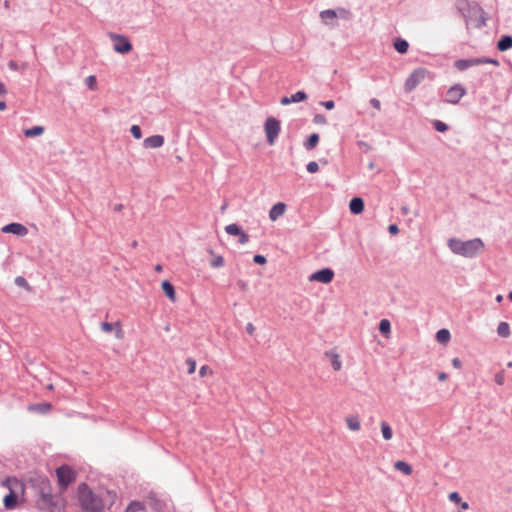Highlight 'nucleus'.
<instances>
[{
	"instance_id": "1",
	"label": "nucleus",
	"mask_w": 512,
	"mask_h": 512,
	"mask_svg": "<svg viewBox=\"0 0 512 512\" xmlns=\"http://www.w3.org/2000/svg\"><path fill=\"white\" fill-rule=\"evenodd\" d=\"M78 501L82 512H107L113 504V496L108 491L94 492L82 483L78 486Z\"/></svg>"
},
{
	"instance_id": "2",
	"label": "nucleus",
	"mask_w": 512,
	"mask_h": 512,
	"mask_svg": "<svg viewBox=\"0 0 512 512\" xmlns=\"http://www.w3.org/2000/svg\"><path fill=\"white\" fill-rule=\"evenodd\" d=\"M449 249L456 255L473 258L484 250V243L480 238L463 241L458 238H450L447 242Z\"/></svg>"
},
{
	"instance_id": "3",
	"label": "nucleus",
	"mask_w": 512,
	"mask_h": 512,
	"mask_svg": "<svg viewBox=\"0 0 512 512\" xmlns=\"http://www.w3.org/2000/svg\"><path fill=\"white\" fill-rule=\"evenodd\" d=\"M56 475L61 492H64L76 479L75 471L67 465L57 468Z\"/></svg>"
},
{
	"instance_id": "4",
	"label": "nucleus",
	"mask_w": 512,
	"mask_h": 512,
	"mask_svg": "<svg viewBox=\"0 0 512 512\" xmlns=\"http://www.w3.org/2000/svg\"><path fill=\"white\" fill-rule=\"evenodd\" d=\"M264 131L267 142L270 145H274L281 131L280 121L274 117H268L264 124Z\"/></svg>"
},
{
	"instance_id": "5",
	"label": "nucleus",
	"mask_w": 512,
	"mask_h": 512,
	"mask_svg": "<svg viewBox=\"0 0 512 512\" xmlns=\"http://www.w3.org/2000/svg\"><path fill=\"white\" fill-rule=\"evenodd\" d=\"M429 75L430 72L425 68L415 69L405 81V90L411 92Z\"/></svg>"
},
{
	"instance_id": "6",
	"label": "nucleus",
	"mask_w": 512,
	"mask_h": 512,
	"mask_svg": "<svg viewBox=\"0 0 512 512\" xmlns=\"http://www.w3.org/2000/svg\"><path fill=\"white\" fill-rule=\"evenodd\" d=\"M110 40L114 43L113 49L119 54H128L132 51V44L128 38L121 34L109 33Z\"/></svg>"
},
{
	"instance_id": "7",
	"label": "nucleus",
	"mask_w": 512,
	"mask_h": 512,
	"mask_svg": "<svg viewBox=\"0 0 512 512\" xmlns=\"http://www.w3.org/2000/svg\"><path fill=\"white\" fill-rule=\"evenodd\" d=\"M5 483L9 488L10 493L4 497V506L7 509H14L17 505V495L15 493V488L20 485V483L15 478H8Z\"/></svg>"
},
{
	"instance_id": "8",
	"label": "nucleus",
	"mask_w": 512,
	"mask_h": 512,
	"mask_svg": "<svg viewBox=\"0 0 512 512\" xmlns=\"http://www.w3.org/2000/svg\"><path fill=\"white\" fill-rule=\"evenodd\" d=\"M465 94V88L460 84H456L447 91L445 101L450 104H457Z\"/></svg>"
},
{
	"instance_id": "9",
	"label": "nucleus",
	"mask_w": 512,
	"mask_h": 512,
	"mask_svg": "<svg viewBox=\"0 0 512 512\" xmlns=\"http://www.w3.org/2000/svg\"><path fill=\"white\" fill-rule=\"evenodd\" d=\"M334 278V272L330 268H324L314 272L310 277V281H316L324 284L330 283Z\"/></svg>"
},
{
	"instance_id": "10",
	"label": "nucleus",
	"mask_w": 512,
	"mask_h": 512,
	"mask_svg": "<svg viewBox=\"0 0 512 512\" xmlns=\"http://www.w3.org/2000/svg\"><path fill=\"white\" fill-rule=\"evenodd\" d=\"M101 329L105 333H110V332L114 331L117 339H123V337H124V331H123L122 325L119 321H117L115 323L103 322L101 324Z\"/></svg>"
},
{
	"instance_id": "11",
	"label": "nucleus",
	"mask_w": 512,
	"mask_h": 512,
	"mask_svg": "<svg viewBox=\"0 0 512 512\" xmlns=\"http://www.w3.org/2000/svg\"><path fill=\"white\" fill-rule=\"evenodd\" d=\"M448 499L450 502L458 506L457 512H463L470 508L469 503L467 501H463L461 495L456 491L449 493Z\"/></svg>"
},
{
	"instance_id": "12",
	"label": "nucleus",
	"mask_w": 512,
	"mask_h": 512,
	"mask_svg": "<svg viewBox=\"0 0 512 512\" xmlns=\"http://www.w3.org/2000/svg\"><path fill=\"white\" fill-rule=\"evenodd\" d=\"M2 232L4 233H12L18 236H25L28 233L27 228L20 224V223H11L8 225H5L2 228Z\"/></svg>"
},
{
	"instance_id": "13",
	"label": "nucleus",
	"mask_w": 512,
	"mask_h": 512,
	"mask_svg": "<svg viewBox=\"0 0 512 512\" xmlns=\"http://www.w3.org/2000/svg\"><path fill=\"white\" fill-rule=\"evenodd\" d=\"M338 17L336 10L327 9L320 12V19L325 25L335 26L334 20Z\"/></svg>"
},
{
	"instance_id": "14",
	"label": "nucleus",
	"mask_w": 512,
	"mask_h": 512,
	"mask_svg": "<svg viewBox=\"0 0 512 512\" xmlns=\"http://www.w3.org/2000/svg\"><path fill=\"white\" fill-rule=\"evenodd\" d=\"M286 211V204L278 202L269 211V218L271 221H276L278 218L284 215Z\"/></svg>"
},
{
	"instance_id": "15",
	"label": "nucleus",
	"mask_w": 512,
	"mask_h": 512,
	"mask_svg": "<svg viewBox=\"0 0 512 512\" xmlns=\"http://www.w3.org/2000/svg\"><path fill=\"white\" fill-rule=\"evenodd\" d=\"M163 144H164V137L161 135H153V136L147 137L143 142V145L145 148H159V147L163 146Z\"/></svg>"
},
{
	"instance_id": "16",
	"label": "nucleus",
	"mask_w": 512,
	"mask_h": 512,
	"mask_svg": "<svg viewBox=\"0 0 512 512\" xmlns=\"http://www.w3.org/2000/svg\"><path fill=\"white\" fill-rule=\"evenodd\" d=\"M351 213L360 214L364 210V202L361 198L355 197L349 203Z\"/></svg>"
},
{
	"instance_id": "17",
	"label": "nucleus",
	"mask_w": 512,
	"mask_h": 512,
	"mask_svg": "<svg viewBox=\"0 0 512 512\" xmlns=\"http://www.w3.org/2000/svg\"><path fill=\"white\" fill-rule=\"evenodd\" d=\"M346 425L351 431H359L361 428L360 420L358 416L349 415L345 419Z\"/></svg>"
},
{
	"instance_id": "18",
	"label": "nucleus",
	"mask_w": 512,
	"mask_h": 512,
	"mask_svg": "<svg viewBox=\"0 0 512 512\" xmlns=\"http://www.w3.org/2000/svg\"><path fill=\"white\" fill-rule=\"evenodd\" d=\"M479 61H475L474 59H460L455 61V67L460 70H466L469 67L476 66Z\"/></svg>"
},
{
	"instance_id": "19",
	"label": "nucleus",
	"mask_w": 512,
	"mask_h": 512,
	"mask_svg": "<svg viewBox=\"0 0 512 512\" xmlns=\"http://www.w3.org/2000/svg\"><path fill=\"white\" fill-rule=\"evenodd\" d=\"M394 468L407 476L411 475L413 472L412 466L405 461H396L394 463Z\"/></svg>"
},
{
	"instance_id": "20",
	"label": "nucleus",
	"mask_w": 512,
	"mask_h": 512,
	"mask_svg": "<svg viewBox=\"0 0 512 512\" xmlns=\"http://www.w3.org/2000/svg\"><path fill=\"white\" fill-rule=\"evenodd\" d=\"M162 289H163V292L165 293V295L171 300V301H175L176 299V296H175V290H174V287L173 285L169 282V281H163L162 282Z\"/></svg>"
},
{
	"instance_id": "21",
	"label": "nucleus",
	"mask_w": 512,
	"mask_h": 512,
	"mask_svg": "<svg viewBox=\"0 0 512 512\" xmlns=\"http://www.w3.org/2000/svg\"><path fill=\"white\" fill-rule=\"evenodd\" d=\"M497 48L500 51H506L512 48V37L511 36H503L497 43Z\"/></svg>"
},
{
	"instance_id": "22",
	"label": "nucleus",
	"mask_w": 512,
	"mask_h": 512,
	"mask_svg": "<svg viewBox=\"0 0 512 512\" xmlns=\"http://www.w3.org/2000/svg\"><path fill=\"white\" fill-rule=\"evenodd\" d=\"M24 135L28 138L38 137L44 133L43 126H34L23 131Z\"/></svg>"
},
{
	"instance_id": "23",
	"label": "nucleus",
	"mask_w": 512,
	"mask_h": 512,
	"mask_svg": "<svg viewBox=\"0 0 512 512\" xmlns=\"http://www.w3.org/2000/svg\"><path fill=\"white\" fill-rule=\"evenodd\" d=\"M394 48L397 52H399L401 54H405L408 51L409 44L406 40H404L402 38H397L394 41Z\"/></svg>"
},
{
	"instance_id": "24",
	"label": "nucleus",
	"mask_w": 512,
	"mask_h": 512,
	"mask_svg": "<svg viewBox=\"0 0 512 512\" xmlns=\"http://www.w3.org/2000/svg\"><path fill=\"white\" fill-rule=\"evenodd\" d=\"M497 334L502 338H508L511 334L509 324L507 322H500L497 327Z\"/></svg>"
},
{
	"instance_id": "25",
	"label": "nucleus",
	"mask_w": 512,
	"mask_h": 512,
	"mask_svg": "<svg viewBox=\"0 0 512 512\" xmlns=\"http://www.w3.org/2000/svg\"><path fill=\"white\" fill-rule=\"evenodd\" d=\"M450 338H451V335H450V332L447 329H440L436 333V340L439 343L446 344V343L449 342Z\"/></svg>"
},
{
	"instance_id": "26",
	"label": "nucleus",
	"mask_w": 512,
	"mask_h": 512,
	"mask_svg": "<svg viewBox=\"0 0 512 512\" xmlns=\"http://www.w3.org/2000/svg\"><path fill=\"white\" fill-rule=\"evenodd\" d=\"M381 432H382V436L385 440L388 441V440L392 439V437H393L392 428L386 421L381 422Z\"/></svg>"
},
{
	"instance_id": "27",
	"label": "nucleus",
	"mask_w": 512,
	"mask_h": 512,
	"mask_svg": "<svg viewBox=\"0 0 512 512\" xmlns=\"http://www.w3.org/2000/svg\"><path fill=\"white\" fill-rule=\"evenodd\" d=\"M379 331L385 336L389 337L391 332V324L388 319H382L379 323Z\"/></svg>"
},
{
	"instance_id": "28",
	"label": "nucleus",
	"mask_w": 512,
	"mask_h": 512,
	"mask_svg": "<svg viewBox=\"0 0 512 512\" xmlns=\"http://www.w3.org/2000/svg\"><path fill=\"white\" fill-rule=\"evenodd\" d=\"M319 142V135L316 133H313L309 136L308 140L305 142V147L308 150H311L317 146Z\"/></svg>"
},
{
	"instance_id": "29",
	"label": "nucleus",
	"mask_w": 512,
	"mask_h": 512,
	"mask_svg": "<svg viewBox=\"0 0 512 512\" xmlns=\"http://www.w3.org/2000/svg\"><path fill=\"white\" fill-rule=\"evenodd\" d=\"M227 234L232 236H239L243 231L237 224H229L225 227Z\"/></svg>"
},
{
	"instance_id": "30",
	"label": "nucleus",
	"mask_w": 512,
	"mask_h": 512,
	"mask_svg": "<svg viewBox=\"0 0 512 512\" xmlns=\"http://www.w3.org/2000/svg\"><path fill=\"white\" fill-rule=\"evenodd\" d=\"M126 512H145V508L140 502H132L126 509Z\"/></svg>"
},
{
	"instance_id": "31",
	"label": "nucleus",
	"mask_w": 512,
	"mask_h": 512,
	"mask_svg": "<svg viewBox=\"0 0 512 512\" xmlns=\"http://www.w3.org/2000/svg\"><path fill=\"white\" fill-rule=\"evenodd\" d=\"M331 366L335 371H339L341 369L342 362L337 354H331Z\"/></svg>"
},
{
	"instance_id": "32",
	"label": "nucleus",
	"mask_w": 512,
	"mask_h": 512,
	"mask_svg": "<svg viewBox=\"0 0 512 512\" xmlns=\"http://www.w3.org/2000/svg\"><path fill=\"white\" fill-rule=\"evenodd\" d=\"M307 99V95L306 93H304L303 91H298L296 92L295 94H293L291 97H290V101L292 103H297V102H301V101H304Z\"/></svg>"
},
{
	"instance_id": "33",
	"label": "nucleus",
	"mask_w": 512,
	"mask_h": 512,
	"mask_svg": "<svg viewBox=\"0 0 512 512\" xmlns=\"http://www.w3.org/2000/svg\"><path fill=\"white\" fill-rule=\"evenodd\" d=\"M50 408H51V405L48 403L30 406V410H35V411H38L41 413H46L47 411L50 410Z\"/></svg>"
},
{
	"instance_id": "34",
	"label": "nucleus",
	"mask_w": 512,
	"mask_h": 512,
	"mask_svg": "<svg viewBox=\"0 0 512 512\" xmlns=\"http://www.w3.org/2000/svg\"><path fill=\"white\" fill-rule=\"evenodd\" d=\"M85 84L90 90L97 89V79L94 75H90L85 79Z\"/></svg>"
},
{
	"instance_id": "35",
	"label": "nucleus",
	"mask_w": 512,
	"mask_h": 512,
	"mask_svg": "<svg viewBox=\"0 0 512 512\" xmlns=\"http://www.w3.org/2000/svg\"><path fill=\"white\" fill-rule=\"evenodd\" d=\"M475 61H479L477 63V65H481V64H492L494 66H499V61L496 60V59H491V58H474Z\"/></svg>"
},
{
	"instance_id": "36",
	"label": "nucleus",
	"mask_w": 512,
	"mask_h": 512,
	"mask_svg": "<svg viewBox=\"0 0 512 512\" xmlns=\"http://www.w3.org/2000/svg\"><path fill=\"white\" fill-rule=\"evenodd\" d=\"M433 126L438 132H446L448 130V126L439 120H435Z\"/></svg>"
},
{
	"instance_id": "37",
	"label": "nucleus",
	"mask_w": 512,
	"mask_h": 512,
	"mask_svg": "<svg viewBox=\"0 0 512 512\" xmlns=\"http://www.w3.org/2000/svg\"><path fill=\"white\" fill-rule=\"evenodd\" d=\"M130 132L136 139H140L142 137V131L138 125H132L130 128Z\"/></svg>"
},
{
	"instance_id": "38",
	"label": "nucleus",
	"mask_w": 512,
	"mask_h": 512,
	"mask_svg": "<svg viewBox=\"0 0 512 512\" xmlns=\"http://www.w3.org/2000/svg\"><path fill=\"white\" fill-rule=\"evenodd\" d=\"M186 364L188 366V374H193L196 370V361L193 358H188Z\"/></svg>"
},
{
	"instance_id": "39",
	"label": "nucleus",
	"mask_w": 512,
	"mask_h": 512,
	"mask_svg": "<svg viewBox=\"0 0 512 512\" xmlns=\"http://www.w3.org/2000/svg\"><path fill=\"white\" fill-rule=\"evenodd\" d=\"M494 380L495 382L502 386L504 383H505V373L504 371H499L498 373L495 374V377H494Z\"/></svg>"
},
{
	"instance_id": "40",
	"label": "nucleus",
	"mask_w": 512,
	"mask_h": 512,
	"mask_svg": "<svg viewBox=\"0 0 512 512\" xmlns=\"http://www.w3.org/2000/svg\"><path fill=\"white\" fill-rule=\"evenodd\" d=\"M224 265V259L222 256H216L212 261H211V266L214 267V268H219V267H222Z\"/></svg>"
},
{
	"instance_id": "41",
	"label": "nucleus",
	"mask_w": 512,
	"mask_h": 512,
	"mask_svg": "<svg viewBox=\"0 0 512 512\" xmlns=\"http://www.w3.org/2000/svg\"><path fill=\"white\" fill-rule=\"evenodd\" d=\"M306 168H307V171H308L309 173H316V172H318V171H319V165H318V163H317V162H315V161H311V162H309V163L307 164Z\"/></svg>"
},
{
	"instance_id": "42",
	"label": "nucleus",
	"mask_w": 512,
	"mask_h": 512,
	"mask_svg": "<svg viewBox=\"0 0 512 512\" xmlns=\"http://www.w3.org/2000/svg\"><path fill=\"white\" fill-rule=\"evenodd\" d=\"M213 370L208 365H203L199 370V375L201 377H205L207 375H212Z\"/></svg>"
},
{
	"instance_id": "43",
	"label": "nucleus",
	"mask_w": 512,
	"mask_h": 512,
	"mask_svg": "<svg viewBox=\"0 0 512 512\" xmlns=\"http://www.w3.org/2000/svg\"><path fill=\"white\" fill-rule=\"evenodd\" d=\"M338 13V17H341L342 19L348 20L350 18V12L344 8H339L336 10Z\"/></svg>"
},
{
	"instance_id": "44",
	"label": "nucleus",
	"mask_w": 512,
	"mask_h": 512,
	"mask_svg": "<svg viewBox=\"0 0 512 512\" xmlns=\"http://www.w3.org/2000/svg\"><path fill=\"white\" fill-rule=\"evenodd\" d=\"M253 260L256 264H260V265H263L266 263V258L263 255H259V254L255 255Z\"/></svg>"
},
{
	"instance_id": "45",
	"label": "nucleus",
	"mask_w": 512,
	"mask_h": 512,
	"mask_svg": "<svg viewBox=\"0 0 512 512\" xmlns=\"http://www.w3.org/2000/svg\"><path fill=\"white\" fill-rule=\"evenodd\" d=\"M15 283H16L18 286L28 287V283H27V281H26L23 277H21V276H19V277H17V278L15 279Z\"/></svg>"
},
{
	"instance_id": "46",
	"label": "nucleus",
	"mask_w": 512,
	"mask_h": 512,
	"mask_svg": "<svg viewBox=\"0 0 512 512\" xmlns=\"http://www.w3.org/2000/svg\"><path fill=\"white\" fill-rule=\"evenodd\" d=\"M320 104L328 110H331L335 107L334 101H332V100L322 101Z\"/></svg>"
},
{
	"instance_id": "47",
	"label": "nucleus",
	"mask_w": 512,
	"mask_h": 512,
	"mask_svg": "<svg viewBox=\"0 0 512 512\" xmlns=\"http://www.w3.org/2000/svg\"><path fill=\"white\" fill-rule=\"evenodd\" d=\"M249 241V236L244 231L239 235V242L241 244H246Z\"/></svg>"
},
{
	"instance_id": "48",
	"label": "nucleus",
	"mask_w": 512,
	"mask_h": 512,
	"mask_svg": "<svg viewBox=\"0 0 512 512\" xmlns=\"http://www.w3.org/2000/svg\"><path fill=\"white\" fill-rule=\"evenodd\" d=\"M370 104H371V106H372V107H374V108H375V109H377V110H380V109H381V103H380V101H379L378 99H376V98H372V99L370 100Z\"/></svg>"
},
{
	"instance_id": "49",
	"label": "nucleus",
	"mask_w": 512,
	"mask_h": 512,
	"mask_svg": "<svg viewBox=\"0 0 512 512\" xmlns=\"http://www.w3.org/2000/svg\"><path fill=\"white\" fill-rule=\"evenodd\" d=\"M314 122L317 124H325L326 118L323 115L318 114L314 117Z\"/></svg>"
},
{
	"instance_id": "50",
	"label": "nucleus",
	"mask_w": 512,
	"mask_h": 512,
	"mask_svg": "<svg viewBox=\"0 0 512 512\" xmlns=\"http://www.w3.org/2000/svg\"><path fill=\"white\" fill-rule=\"evenodd\" d=\"M452 365L456 369H460L462 367V362L459 358L452 359Z\"/></svg>"
},
{
	"instance_id": "51",
	"label": "nucleus",
	"mask_w": 512,
	"mask_h": 512,
	"mask_svg": "<svg viewBox=\"0 0 512 512\" xmlns=\"http://www.w3.org/2000/svg\"><path fill=\"white\" fill-rule=\"evenodd\" d=\"M388 230H389V232H390L392 235L397 234V233H398V231H399V229H398L397 225H395V224L390 225V226L388 227Z\"/></svg>"
},
{
	"instance_id": "52",
	"label": "nucleus",
	"mask_w": 512,
	"mask_h": 512,
	"mask_svg": "<svg viewBox=\"0 0 512 512\" xmlns=\"http://www.w3.org/2000/svg\"><path fill=\"white\" fill-rule=\"evenodd\" d=\"M255 327L252 323H248L246 326V331L252 335L254 333Z\"/></svg>"
},
{
	"instance_id": "53",
	"label": "nucleus",
	"mask_w": 512,
	"mask_h": 512,
	"mask_svg": "<svg viewBox=\"0 0 512 512\" xmlns=\"http://www.w3.org/2000/svg\"><path fill=\"white\" fill-rule=\"evenodd\" d=\"M447 378H448V376H447V374H446L445 372H440V373L438 374V379H439L440 381H442V382H443V381H446V380H447Z\"/></svg>"
},
{
	"instance_id": "54",
	"label": "nucleus",
	"mask_w": 512,
	"mask_h": 512,
	"mask_svg": "<svg viewBox=\"0 0 512 512\" xmlns=\"http://www.w3.org/2000/svg\"><path fill=\"white\" fill-rule=\"evenodd\" d=\"M291 103H292V102L290 101V97H283V98L281 99V104H282V105H289V104H291Z\"/></svg>"
},
{
	"instance_id": "55",
	"label": "nucleus",
	"mask_w": 512,
	"mask_h": 512,
	"mask_svg": "<svg viewBox=\"0 0 512 512\" xmlns=\"http://www.w3.org/2000/svg\"><path fill=\"white\" fill-rule=\"evenodd\" d=\"M237 285H238V286H239V288H241L242 290H245V289H246V287H247L246 282H245V281H243V280H239V281L237 282Z\"/></svg>"
},
{
	"instance_id": "56",
	"label": "nucleus",
	"mask_w": 512,
	"mask_h": 512,
	"mask_svg": "<svg viewBox=\"0 0 512 512\" xmlns=\"http://www.w3.org/2000/svg\"><path fill=\"white\" fill-rule=\"evenodd\" d=\"M6 92H7V90H6L5 85L2 82H0V95L3 96L6 94Z\"/></svg>"
},
{
	"instance_id": "57",
	"label": "nucleus",
	"mask_w": 512,
	"mask_h": 512,
	"mask_svg": "<svg viewBox=\"0 0 512 512\" xmlns=\"http://www.w3.org/2000/svg\"><path fill=\"white\" fill-rule=\"evenodd\" d=\"M9 67L13 70H16L17 69V63L14 62V61H10L9 62Z\"/></svg>"
},
{
	"instance_id": "58",
	"label": "nucleus",
	"mask_w": 512,
	"mask_h": 512,
	"mask_svg": "<svg viewBox=\"0 0 512 512\" xmlns=\"http://www.w3.org/2000/svg\"><path fill=\"white\" fill-rule=\"evenodd\" d=\"M162 270H163V266L161 264H157L155 266V271L156 272L160 273V272H162Z\"/></svg>"
},
{
	"instance_id": "59",
	"label": "nucleus",
	"mask_w": 512,
	"mask_h": 512,
	"mask_svg": "<svg viewBox=\"0 0 512 512\" xmlns=\"http://www.w3.org/2000/svg\"><path fill=\"white\" fill-rule=\"evenodd\" d=\"M6 109V104L3 101H0V110L3 111Z\"/></svg>"
},
{
	"instance_id": "60",
	"label": "nucleus",
	"mask_w": 512,
	"mask_h": 512,
	"mask_svg": "<svg viewBox=\"0 0 512 512\" xmlns=\"http://www.w3.org/2000/svg\"><path fill=\"white\" fill-rule=\"evenodd\" d=\"M502 300H503V296L502 295L499 294V295L496 296V301L498 303L502 302Z\"/></svg>"
},
{
	"instance_id": "61",
	"label": "nucleus",
	"mask_w": 512,
	"mask_h": 512,
	"mask_svg": "<svg viewBox=\"0 0 512 512\" xmlns=\"http://www.w3.org/2000/svg\"><path fill=\"white\" fill-rule=\"evenodd\" d=\"M508 298H509V299H510V301L512 302V292H510V293L508 294Z\"/></svg>"
},
{
	"instance_id": "62",
	"label": "nucleus",
	"mask_w": 512,
	"mask_h": 512,
	"mask_svg": "<svg viewBox=\"0 0 512 512\" xmlns=\"http://www.w3.org/2000/svg\"><path fill=\"white\" fill-rule=\"evenodd\" d=\"M507 366H508L509 368H511V367H512V362H509V363L507 364Z\"/></svg>"
}]
</instances>
